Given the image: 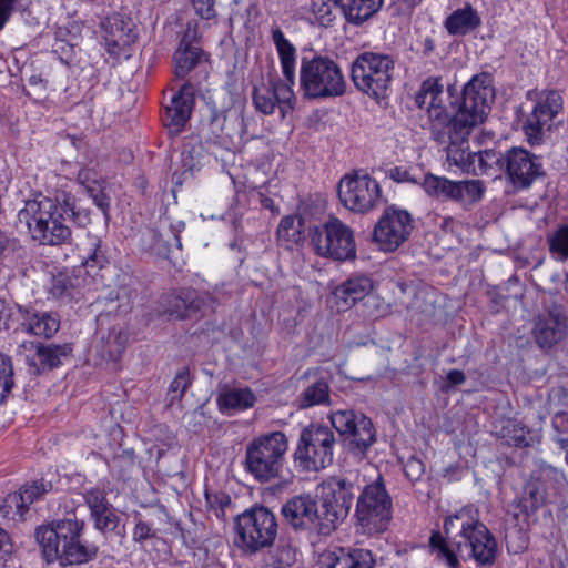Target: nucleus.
<instances>
[{"instance_id":"c9c22d12","label":"nucleus","mask_w":568,"mask_h":568,"mask_svg":"<svg viewBox=\"0 0 568 568\" xmlns=\"http://www.w3.org/2000/svg\"><path fill=\"white\" fill-rule=\"evenodd\" d=\"M71 353L72 346L70 344L37 345V356L42 369H53L58 367L61 364L62 358L70 356Z\"/></svg>"},{"instance_id":"412c9836","label":"nucleus","mask_w":568,"mask_h":568,"mask_svg":"<svg viewBox=\"0 0 568 568\" xmlns=\"http://www.w3.org/2000/svg\"><path fill=\"white\" fill-rule=\"evenodd\" d=\"M194 106V92L190 83H184L171 98L162 116L164 126L171 136L179 135L189 122Z\"/></svg>"},{"instance_id":"f3484780","label":"nucleus","mask_w":568,"mask_h":568,"mask_svg":"<svg viewBox=\"0 0 568 568\" xmlns=\"http://www.w3.org/2000/svg\"><path fill=\"white\" fill-rule=\"evenodd\" d=\"M412 215L394 206L385 210L373 231V239L384 252H394L409 237L413 230Z\"/></svg>"},{"instance_id":"9b49d317","label":"nucleus","mask_w":568,"mask_h":568,"mask_svg":"<svg viewBox=\"0 0 568 568\" xmlns=\"http://www.w3.org/2000/svg\"><path fill=\"white\" fill-rule=\"evenodd\" d=\"M355 496L354 483L344 477H329L320 486L322 536L333 534L347 517Z\"/></svg>"},{"instance_id":"a878e982","label":"nucleus","mask_w":568,"mask_h":568,"mask_svg":"<svg viewBox=\"0 0 568 568\" xmlns=\"http://www.w3.org/2000/svg\"><path fill=\"white\" fill-rule=\"evenodd\" d=\"M323 568H373L375 559L368 549L332 547L320 555Z\"/></svg>"},{"instance_id":"f03ea898","label":"nucleus","mask_w":568,"mask_h":568,"mask_svg":"<svg viewBox=\"0 0 568 568\" xmlns=\"http://www.w3.org/2000/svg\"><path fill=\"white\" fill-rule=\"evenodd\" d=\"M449 97L444 91L439 77H429L423 81L415 97L419 109H424L432 123V133L446 146V160L466 173L477 174L476 155L469 150L468 136L474 126L452 120V110L447 104Z\"/></svg>"},{"instance_id":"f8f14e48","label":"nucleus","mask_w":568,"mask_h":568,"mask_svg":"<svg viewBox=\"0 0 568 568\" xmlns=\"http://www.w3.org/2000/svg\"><path fill=\"white\" fill-rule=\"evenodd\" d=\"M334 433L327 427L311 424L300 435L294 463L303 471H318L333 462Z\"/></svg>"},{"instance_id":"f704fd0d","label":"nucleus","mask_w":568,"mask_h":568,"mask_svg":"<svg viewBox=\"0 0 568 568\" xmlns=\"http://www.w3.org/2000/svg\"><path fill=\"white\" fill-rule=\"evenodd\" d=\"M303 230V220L298 215H285L281 219L276 237L281 246L293 250L300 242Z\"/></svg>"},{"instance_id":"c03bdc74","label":"nucleus","mask_w":568,"mask_h":568,"mask_svg":"<svg viewBox=\"0 0 568 568\" xmlns=\"http://www.w3.org/2000/svg\"><path fill=\"white\" fill-rule=\"evenodd\" d=\"M13 366L11 358L0 353V404L13 387Z\"/></svg>"},{"instance_id":"e2e57ef3","label":"nucleus","mask_w":568,"mask_h":568,"mask_svg":"<svg viewBox=\"0 0 568 568\" xmlns=\"http://www.w3.org/2000/svg\"><path fill=\"white\" fill-rule=\"evenodd\" d=\"M17 0H0V31L9 21Z\"/></svg>"},{"instance_id":"3c124183","label":"nucleus","mask_w":568,"mask_h":568,"mask_svg":"<svg viewBox=\"0 0 568 568\" xmlns=\"http://www.w3.org/2000/svg\"><path fill=\"white\" fill-rule=\"evenodd\" d=\"M77 180L85 190L105 183V180L102 179L97 171L89 168L81 169L77 175Z\"/></svg>"},{"instance_id":"de8ad7c7","label":"nucleus","mask_w":568,"mask_h":568,"mask_svg":"<svg viewBox=\"0 0 568 568\" xmlns=\"http://www.w3.org/2000/svg\"><path fill=\"white\" fill-rule=\"evenodd\" d=\"M84 500L90 509L91 516L100 514L99 511H103L112 506L106 499V494L99 488L88 490L84 494Z\"/></svg>"},{"instance_id":"680f3d73","label":"nucleus","mask_w":568,"mask_h":568,"mask_svg":"<svg viewBox=\"0 0 568 568\" xmlns=\"http://www.w3.org/2000/svg\"><path fill=\"white\" fill-rule=\"evenodd\" d=\"M388 175L392 180H394L395 182H398V183H403V182L417 183V180L410 175L409 171L402 166H395V168L390 169Z\"/></svg>"},{"instance_id":"cd10ccee","label":"nucleus","mask_w":568,"mask_h":568,"mask_svg":"<svg viewBox=\"0 0 568 568\" xmlns=\"http://www.w3.org/2000/svg\"><path fill=\"white\" fill-rule=\"evenodd\" d=\"M566 328V317L558 312L550 311L547 315L538 317L534 333L541 347H550L565 337Z\"/></svg>"},{"instance_id":"4c0bfd02","label":"nucleus","mask_w":568,"mask_h":568,"mask_svg":"<svg viewBox=\"0 0 568 568\" xmlns=\"http://www.w3.org/2000/svg\"><path fill=\"white\" fill-rule=\"evenodd\" d=\"M202 50L193 45L180 47L174 53L175 74L178 78H185L200 61Z\"/></svg>"},{"instance_id":"13d9d810","label":"nucleus","mask_w":568,"mask_h":568,"mask_svg":"<svg viewBox=\"0 0 568 568\" xmlns=\"http://www.w3.org/2000/svg\"><path fill=\"white\" fill-rule=\"evenodd\" d=\"M13 552V542L7 530L0 527V562L4 564Z\"/></svg>"},{"instance_id":"b1692460","label":"nucleus","mask_w":568,"mask_h":568,"mask_svg":"<svg viewBox=\"0 0 568 568\" xmlns=\"http://www.w3.org/2000/svg\"><path fill=\"white\" fill-rule=\"evenodd\" d=\"M373 281L364 274H354L341 283L332 293V305L337 312L351 310L373 291Z\"/></svg>"},{"instance_id":"e433bc0d","label":"nucleus","mask_w":568,"mask_h":568,"mask_svg":"<svg viewBox=\"0 0 568 568\" xmlns=\"http://www.w3.org/2000/svg\"><path fill=\"white\" fill-rule=\"evenodd\" d=\"M52 483L44 480L43 478L34 480L29 485H24L19 496L13 497L18 511L22 515L23 511L27 510L28 505L39 500L45 494L52 491Z\"/></svg>"},{"instance_id":"79ce46f5","label":"nucleus","mask_w":568,"mask_h":568,"mask_svg":"<svg viewBox=\"0 0 568 568\" xmlns=\"http://www.w3.org/2000/svg\"><path fill=\"white\" fill-rule=\"evenodd\" d=\"M75 285L77 284L69 273L60 272L52 277L49 293L57 300H70L73 296Z\"/></svg>"},{"instance_id":"393cba45","label":"nucleus","mask_w":568,"mask_h":568,"mask_svg":"<svg viewBox=\"0 0 568 568\" xmlns=\"http://www.w3.org/2000/svg\"><path fill=\"white\" fill-rule=\"evenodd\" d=\"M18 328L31 336L51 338L60 328V317L57 313L37 311L19 306Z\"/></svg>"},{"instance_id":"09e8293b","label":"nucleus","mask_w":568,"mask_h":568,"mask_svg":"<svg viewBox=\"0 0 568 568\" xmlns=\"http://www.w3.org/2000/svg\"><path fill=\"white\" fill-rule=\"evenodd\" d=\"M105 183H101L95 187H89L87 193L93 203L102 211L104 217L109 220L110 197L104 193Z\"/></svg>"},{"instance_id":"c85d7f7f","label":"nucleus","mask_w":568,"mask_h":568,"mask_svg":"<svg viewBox=\"0 0 568 568\" xmlns=\"http://www.w3.org/2000/svg\"><path fill=\"white\" fill-rule=\"evenodd\" d=\"M79 256L81 267L92 277L109 264L105 252L102 250V241L95 235L88 234L85 241L79 246Z\"/></svg>"},{"instance_id":"6e6552de","label":"nucleus","mask_w":568,"mask_h":568,"mask_svg":"<svg viewBox=\"0 0 568 568\" xmlns=\"http://www.w3.org/2000/svg\"><path fill=\"white\" fill-rule=\"evenodd\" d=\"M392 498L381 475L366 485L357 498L355 519L356 531L366 536H377L388 529L392 520Z\"/></svg>"},{"instance_id":"338daca9","label":"nucleus","mask_w":568,"mask_h":568,"mask_svg":"<svg viewBox=\"0 0 568 568\" xmlns=\"http://www.w3.org/2000/svg\"><path fill=\"white\" fill-rule=\"evenodd\" d=\"M28 83L30 87L40 88L45 90L48 88V80L42 74H33L29 78Z\"/></svg>"},{"instance_id":"2f4dec72","label":"nucleus","mask_w":568,"mask_h":568,"mask_svg":"<svg viewBox=\"0 0 568 568\" xmlns=\"http://www.w3.org/2000/svg\"><path fill=\"white\" fill-rule=\"evenodd\" d=\"M346 20L361 24L373 17L382 7L383 0H337Z\"/></svg>"},{"instance_id":"58836bf2","label":"nucleus","mask_w":568,"mask_h":568,"mask_svg":"<svg viewBox=\"0 0 568 568\" xmlns=\"http://www.w3.org/2000/svg\"><path fill=\"white\" fill-rule=\"evenodd\" d=\"M338 9L339 2L337 0H311L312 22L328 28L336 20Z\"/></svg>"},{"instance_id":"9d476101","label":"nucleus","mask_w":568,"mask_h":568,"mask_svg":"<svg viewBox=\"0 0 568 568\" xmlns=\"http://www.w3.org/2000/svg\"><path fill=\"white\" fill-rule=\"evenodd\" d=\"M310 237L315 254L323 258L345 262L356 257L354 231L336 216L315 225Z\"/></svg>"},{"instance_id":"39448f33","label":"nucleus","mask_w":568,"mask_h":568,"mask_svg":"<svg viewBox=\"0 0 568 568\" xmlns=\"http://www.w3.org/2000/svg\"><path fill=\"white\" fill-rule=\"evenodd\" d=\"M272 41L278 54L285 81L276 80L255 85L252 99L256 111L270 115L278 108L282 118H285L294 109L296 101L293 91L296 72V48L280 28L272 29Z\"/></svg>"},{"instance_id":"6e6d98bb","label":"nucleus","mask_w":568,"mask_h":568,"mask_svg":"<svg viewBox=\"0 0 568 568\" xmlns=\"http://www.w3.org/2000/svg\"><path fill=\"white\" fill-rule=\"evenodd\" d=\"M195 12L203 19L215 17V0H192Z\"/></svg>"},{"instance_id":"a211bd4d","label":"nucleus","mask_w":568,"mask_h":568,"mask_svg":"<svg viewBox=\"0 0 568 568\" xmlns=\"http://www.w3.org/2000/svg\"><path fill=\"white\" fill-rule=\"evenodd\" d=\"M333 427L352 440L364 453L375 442L372 420L362 413L337 410L329 416Z\"/></svg>"},{"instance_id":"37998d69","label":"nucleus","mask_w":568,"mask_h":568,"mask_svg":"<svg viewBox=\"0 0 568 568\" xmlns=\"http://www.w3.org/2000/svg\"><path fill=\"white\" fill-rule=\"evenodd\" d=\"M190 385V374L187 368H182L173 378L168 392V405L172 406L180 402Z\"/></svg>"},{"instance_id":"a18cd8bd","label":"nucleus","mask_w":568,"mask_h":568,"mask_svg":"<svg viewBox=\"0 0 568 568\" xmlns=\"http://www.w3.org/2000/svg\"><path fill=\"white\" fill-rule=\"evenodd\" d=\"M456 189L458 190L456 202L464 200L475 202L480 200L484 194V185L478 180L457 181Z\"/></svg>"},{"instance_id":"bb28decb","label":"nucleus","mask_w":568,"mask_h":568,"mask_svg":"<svg viewBox=\"0 0 568 568\" xmlns=\"http://www.w3.org/2000/svg\"><path fill=\"white\" fill-rule=\"evenodd\" d=\"M105 32L106 50L112 55L124 54L128 48L135 42L138 34L131 28V22L125 21L121 14H112L101 22Z\"/></svg>"},{"instance_id":"2eb2a0df","label":"nucleus","mask_w":568,"mask_h":568,"mask_svg":"<svg viewBox=\"0 0 568 568\" xmlns=\"http://www.w3.org/2000/svg\"><path fill=\"white\" fill-rule=\"evenodd\" d=\"M494 97L495 91L489 74L481 73L473 77L464 87L462 102L455 115H452V120L474 128L481 124Z\"/></svg>"},{"instance_id":"f257e3e1","label":"nucleus","mask_w":568,"mask_h":568,"mask_svg":"<svg viewBox=\"0 0 568 568\" xmlns=\"http://www.w3.org/2000/svg\"><path fill=\"white\" fill-rule=\"evenodd\" d=\"M444 530L452 545L439 531L429 537L430 552L449 568H458V554L466 555L479 565H491L497 555V542L488 528L480 521L479 511L468 505L462 507L444 521Z\"/></svg>"},{"instance_id":"a19ab883","label":"nucleus","mask_w":568,"mask_h":568,"mask_svg":"<svg viewBox=\"0 0 568 568\" xmlns=\"http://www.w3.org/2000/svg\"><path fill=\"white\" fill-rule=\"evenodd\" d=\"M129 341V333L123 328L112 327L104 342V352L112 361H116L124 352Z\"/></svg>"},{"instance_id":"4d7b16f0","label":"nucleus","mask_w":568,"mask_h":568,"mask_svg":"<svg viewBox=\"0 0 568 568\" xmlns=\"http://www.w3.org/2000/svg\"><path fill=\"white\" fill-rule=\"evenodd\" d=\"M225 121H226V115L223 111L217 110V109L211 110L210 118H209V125L211 128L212 133L215 136H219L222 133L224 125H225Z\"/></svg>"},{"instance_id":"4468645a","label":"nucleus","mask_w":568,"mask_h":568,"mask_svg":"<svg viewBox=\"0 0 568 568\" xmlns=\"http://www.w3.org/2000/svg\"><path fill=\"white\" fill-rule=\"evenodd\" d=\"M527 97L535 101V105L524 123V132L530 145H538L544 141L545 133L551 130L554 120L562 112L564 99L554 89L529 91Z\"/></svg>"},{"instance_id":"5701e85b","label":"nucleus","mask_w":568,"mask_h":568,"mask_svg":"<svg viewBox=\"0 0 568 568\" xmlns=\"http://www.w3.org/2000/svg\"><path fill=\"white\" fill-rule=\"evenodd\" d=\"M302 389L296 398L301 409L331 404V387L325 376L317 368H308L300 377Z\"/></svg>"},{"instance_id":"0eeeda50","label":"nucleus","mask_w":568,"mask_h":568,"mask_svg":"<svg viewBox=\"0 0 568 568\" xmlns=\"http://www.w3.org/2000/svg\"><path fill=\"white\" fill-rule=\"evenodd\" d=\"M288 439L282 432H272L254 438L245 450V469L254 479L267 483L283 469Z\"/></svg>"},{"instance_id":"864d4df0","label":"nucleus","mask_w":568,"mask_h":568,"mask_svg":"<svg viewBox=\"0 0 568 568\" xmlns=\"http://www.w3.org/2000/svg\"><path fill=\"white\" fill-rule=\"evenodd\" d=\"M516 425L511 420L507 422V426L503 427L500 436L507 438L509 444L520 446L526 443L523 429H516Z\"/></svg>"},{"instance_id":"20e7f679","label":"nucleus","mask_w":568,"mask_h":568,"mask_svg":"<svg viewBox=\"0 0 568 568\" xmlns=\"http://www.w3.org/2000/svg\"><path fill=\"white\" fill-rule=\"evenodd\" d=\"M84 521L67 518L36 530V539L48 564L81 565L93 560L99 552L94 542L81 541Z\"/></svg>"},{"instance_id":"8fccbe9b","label":"nucleus","mask_w":568,"mask_h":568,"mask_svg":"<svg viewBox=\"0 0 568 568\" xmlns=\"http://www.w3.org/2000/svg\"><path fill=\"white\" fill-rule=\"evenodd\" d=\"M474 154L476 155L477 171L479 170L481 173H485L486 170L494 164H498L501 161L504 162V155L494 150L474 152Z\"/></svg>"},{"instance_id":"aec40b11","label":"nucleus","mask_w":568,"mask_h":568,"mask_svg":"<svg viewBox=\"0 0 568 568\" xmlns=\"http://www.w3.org/2000/svg\"><path fill=\"white\" fill-rule=\"evenodd\" d=\"M282 515L295 529H312L322 535L321 509L317 501L311 495H298L288 499L282 506Z\"/></svg>"},{"instance_id":"052dcab7","label":"nucleus","mask_w":568,"mask_h":568,"mask_svg":"<svg viewBox=\"0 0 568 568\" xmlns=\"http://www.w3.org/2000/svg\"><path fill=\"white\" fill-rule=\"evenodd\" d=\"M216 503H219V507L212 506L211 511L215 515L216 518L221 520H226V507L231 505V498L226 494H221L215 496Z\"/></svg>"},{"instance_id":"4be33fe9","label":"nucleus","mask_w":568,"mask_h":568,"mask_svg":"<svg viewBox=\"0 0 568 568\" xmlns=\"http://www.w3.org/2000/svg\"><path fill=\"white\" fill-rule=\"evenodd\" d=\"M209 301V294L187 288L164 295L161 300V308L164 314L184 320L202 312Z\"/></svg>"},{"instance_id":"49530a36","label":"nucleus","mask_w":568,"mask_h":568,"mask_svg":"<svg viewBox=\"0 0 568 568\" xmlns=\"http://www.w3.org/2000/svg\"><path fill=\"white\" fill-rule=\"evenodd\" d=\"M99 513L100 514L92 515L95 528L102 532H110L115 530L119 525V517L115 514L113 507L111 506Z\"/></svg>"},{"instance_id":"7ed1b4c3","label":"nucleus","mask_w":568,"mask_h":568,"mask_svg":"<svg viewBox=\"0 0 568 568\" xmlns=\"http://www.w3.org/2000/svg\"><path fill=\"white\" fill-rule=\"evenodd\" d=\"M73 194L61 185L48 196L38 195L26 201L18 212L20 223L27 225L32 240L41 245H62L71 240V229L65 224V215L78 225L90 222L89 212L75 211Z\"/></svg>"},{"instance_id":"ddd939ff","label":"nucleus","mask_w":568,"mask_h":568,"mask_svg":"<svg viewBox=\"0 0 568 568\" xmlns=\"http://www.w3.org/2000/svg\"><path fill=\"white\" fill-rule=\"evenodd\" d=\"M236 544L247 552H256L273 544L277 536L275 515L266 507H253L235 519Z\"/></svg>"},{"instance_id":"6ab92c4d","label":"nucleus","mask_w":568,"mask_h":568,"mask_svg":"<svg viewBox=\"0 0 568 568\" xmlns=\"http://www.w3.org/2000/svg\"><path fill=\"white\" fill-rule=\"evenodd\" d=\"M506 174L517 189H526L541 174L538 159L521 148H511L504 155Z\"/></svg>"},{"instance_id":"603ef678","label":"nucleus","mask_w":568,"mask_h":568,"mask_svg":"<svg viewBox=\"0 0 568 568\" xmlns=\"http://www.w3.org/2000/svg\"><path fill=\"white\" fill-rule=\"evenodd\" d=\"M156 536V530L152 527V525L139 520L135 524V527L133 529L132 538L135 542H144L149 539H152Z\"/></svg>"},{"instance_id":"c756f323","label":"nucleus","mask_w":568,"mask_h":568,"mask_svg":"<svg viewBox=\"0 0 568 568\" xmlns=\"http://www.w3.org/2000/svg\"><path fill=\"white\" fill-rule=\"evenodd\" d=\"M412 320L418 325L430 322L436 314V294L429 287L415 290L412 302L407 305Z\"/></svg>"},{"instance_id":"7c9ffc66","label":"nucleus","mask_w":568,"mask_h":568,"mask_svg":"<svg viewBox=\"0 0 568 568\" xmlns=\"http://www.w3.org/2000/svg\"><path fill=\"white\" fill-rule=\"evenodd\" d=\"M481 24V19L476 9L469 3L452 12L445 20V28L452 36H465Z\"/></svg>"},{"instance_id":"bf43d9fd","label":"nucleus","mask_w":568,"mask_h":568,"mask_svg":"<svg viewBox=\"0 0 568 568\" xmlns=\"http://www.w3.org/2000/svg\"><path fill=\"white\" fill-rule=\"evenodd\" d=\"M295 552L288 547H280L275 551V568L290 567L295 560Z\"/></svg>"},{"instance_id":"1a4fd4ad","label":"nucleus","mask_w":568,"mask_h":568,"mask_svg":"<svg viewBox=\"0 0 568 568\" xmlns=\"http://www.w3.org/2000/svg\"><path fill=\"white\" fill-rule=\"evenodd\" d=\"M394 70L395 61L390 55L366 51L353 61L351 78L359 91L381 101L387 95Z\"/></svg>"},{"instance_id":"dca6fc26","label":"nucleus","mask_w":568,"mask_h":568,"mask_svg":"<svg viewBox=\"0 0 568 568\" xmlns=\"http://www.w3.org/2000/svg\"><path fill=\"white\" fill-rule=\"evenodd\" d=\"M337 194L345 209L358 214L368 213L383 203L381 185L368 174H345Z\"/></svg>"},{"instance_id":"5fc2aeb1","label":"nucleus","mask_w":568,"mask_h":568,"mask_svg":"<svg viewBox=\"0 0 568 568\" xmlns=\"http://www.w3.org/2000/svg\"><path fill=\"white\" fill-rule=\"evenodd\" d=\"M424 471L425 466L423 462L416 457H410L404 465V473L412 481L419 480Z\"/></svg>"},{"instance_id":"72a5a7b5","label":"nucleus","mask_w":568,"mask_h":568,"mask_svg":"<svg viewBox=\"0 0 568 568\" xmlns=\"http://www.w3.org/2000/svg\"><path fill=\"white\" fill-rule=\"evenodd\" d=\"M457 181H450L444 176L434 174L425 175L422 186L427 195L439 201H455L458 190L456 189Z\"/></svg>"},{"instance_id":"ea45409f","label":"nucleus","mask_w":568,"mask_h":568,"mask_svg":"<svg viewBox=\"0 0 568 568\" xmlns=\"http://www.w3.org/2000/svg\"><path fill=\"white\" fill-rule=\"evenodd\" d=\"M549 252L558 260H568V224H561L547 235Z\"/></svg>"},{"instance_id":"473e14b6","label":"nucleus","mask_w":568,"mask_h":568,"mask_svg":"<svg viewBox=\"0 0 568 568\" xmlns=\"http://www.w3.org/2000/svg\"><path fill=\"white\" fill-rule=\"evenodd\" d=\"M256 398L250 388H229L217 396V405L222 413L244 410L252 407Z\"/></svg>"},{"instance_id":"69168bd1","label":"nucleus","mask_w":568,"mask_h":568,"mask_svg":"<svg viewBox=\"0 0 568 568\" xmlns=\"http://www.w3.org/2000/svg\"><path fill=\"white\" fill-rule=\"evenodd\" d=\"M466 377L464 372L459 369H452L447 374V381L450 385H460L465 382Z\"/></svg>"},{"instance_id":"423d86ee","label":"nucleus","mask_w":568,"mask_h":568,"mask_svg":"<svg viewBox=\"0 0 568 568\" xmlns=\"http://www.w3.org/2000/svg\"><path fill=\"white\" fill-rule=\"evenodd\" d=\"M346 80L341 67L324 55L302 58L300 88L306 99H329L346 92Z\"/></svg>"},{"instance_id":"0e129e2a","label":"nucleus","mask_w":568,"mask_h":568,"mask_svg":"<svg viewBox=\"0 0 568 568\" xmlns=\"http://www.w3.org/2000/svg\"><path fill=\"white\" fill-rule=\"evenodd\" d=\"M525 503H528V499H525ZM529 505H525V513L529 515L530 513L536 511L542 505V497L539 496V491L537 489L529 490Z\"/></svg>"},{"instance_id":"774afa93","label":"nucleus","mask_w":568,"mask_h":568,"mask_svg":"<svg viewBox=\"0 0 568 568\" xmlns=\"http://www.w3.org/2000/svg\"><path fill=\"white\" fill-rule=\"evenodd\" d=\"M262 206L265 207V209L271 210L272 212H274V211L277 212L275 203H274V201L271 197H263L262 199Z\"/></svg>"}]
</instances>
